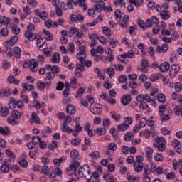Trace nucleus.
Instances as JSON below:
<instances>
[{
  "label": "nucleus",
  "mask_w": 182,
  "mask_h": 182,
  "mask_svg": "<svg viewBox=\"0 0 182 182\" xmlns=\"http://www.w3.org/2000/svg\"><path fill=\"white\" fill-rule=\"evenodd\" d=\"M166 139L162 136H158L154 139L153 146L159 151H164L166 150Z\"/></svg>",
  "instance_id": "1"
},
{
  "label": "nucleus",
  "mask_w": 182,
  "mask_h": 182,
  "mask_svg": "<svg viewBox=\"0 0 182 182\" xmlns=\"http://www.w3.org/2000/svg\"><path fill=\"white\" fill-rule=\"evenodd\" d=\"M136 100H138V102H141V103H143V102H151L152 103V106H154V107H156V106H157V103L156 102V99L154 97H150L149 95L145 94H141L139 95H138L136 97Z\"/></svg>",
  "instance_id": "2"
},
{
  "label": "nucleus",
  "mask_w": 182,
  "mask_h": 182,
  "mask_svg": "<svg viewBox=\"0 0 182 182\" xmlns=\"http://www.w3.org/2000/svg\"><path fill=\"white\" fill-rule=\"evenodd\" d=\"M80 166V163L75 161L70 165V166L67 168V174L68 176H77V168Z\"/></svg>",
  "instance_id": "3"
},
{
  "label": "nucleus",
  "mask_w": 182,
  "mask_h": 182,
  "mask_svg": "<svg viewBox=\"0 0 182 182\" xmlns=\"http://www.w3.org/2000/svg\"><path fill=\"white\" fill-rule=\"evenodd\" d=\"M80 177L86 178L87 176H90V167L87 165H84L79 168L78 173H77Z\"/></svg>",
  "instance_id": "4"
},
{
  "label": "nucleus",
  "mask_w": 182,
  "mask_h": 182,
  "mask_svg": "<svg viewBox=\"0 0 182 182\" xmlns=\"http://www.w3.org/2000/svg\"><path fill=\"white\" fill-rule=\"evenodd\" d=\"M19 40V37L18 36H14L11 38V40L5 41L4 46L5 48H11V46H14L16 45V42Z\"/></svg>",
  "instance_id": "5"
},
{
  "label": "nucleus",
  "mask_w": 182,
  "mask_h": 182,
  "mask_svg": "<svg viewBox=\"0 0 182 182\" xmlns=\"http://www.w3.org/2000/svg\"><path fill=\"white\" fill-rule=\"evenodd\" d=\"M75 5L79 6L80 8H82L83 11H86L87 9V4H86V0H70Z\"/></svg>",
  "instance_id": "6"
},
{
  "label": "nucleus",
  "mask_w": 182,
  "mask_h": 182,
  "mask_svg": "<svg viewBox=\"0 0 182 182\" xmlns=\"http://www.w3.org/2000/svg\"><path fill=\"white\" fill-rule=\"evenodd\" d=\"M70 19L72 22H75V23H77V22L82 23V22L85 21V16H82L81 14H78L77 16L71 14L70 15Z\"/></svg>",
  "instance_id": "7"
},
{
  "label": "nucleus",
  "mask_w": 182,
  "mask_h": 182,
  "mask_svg": "<svg viewBox=\"0 0 182 182\" xmlns=\"http://www.w3.org/2000/svg\"><path fill=\"white\" fill-rule=\"evenodd\" d=\"M85 70V63H80L75 67V76L80 77L82 72Z\"/></svg>",
  "instance_id": "8"
},
{
  "label": "nucleus",
  "mask_w": 182,
  "mask_h": 182,
  "mask_svg": "<svg viewBox=\"0 0 182 182\" xmlns=\"http://www.w3.org/2000/svg\"><path fill=\"white\" fill-rule=\"evenodd\" d=\"M33 12L36 16H39V18H41L43 21L48 19V15L46 11H41L39 9H35Z\"/></svg>",
  "instance_id": "9"
},
{
  "label": "nucleus",
  "mask_w": 182,
  "mask_h": 182,
  "mask_svg": "<svg viewBox=\"0 0 182 182\" xmlns=\"http://www.w3.org/2000/svg\"><path fill=\"white\" fill-rule=\"evenodd\" d=\"M37 47L39 50H45L48 48V45L43 38H38L37 40Z\"/></svg>",
  "instance_id": "10"
},
{
  "label": "nucleus",
  "mask_w": 182,
  "mask_h": 182,
  "mask_svg": "<svg viewBox=\"0 0 182 182\" xmlns=\"http://www.w3.org/2000/svg\"><path fill=\"white\" fill-rule=\"evenodd\" d=\"M90 112L93 114L99 115L102 113V107H99L97 105H91Z\"/></svg>",
  "instance_id": "11"
},
{
  "label": "nucleus",
  "mask_w": 182,
  "mask_h": 182,
  "mask_svg": "<svg viewBox=\"0 0 182 182\" xmlns=\"http://www.w3.org/2000/svg\"><path fill=\"white\" fill-rule=\"evenodd\" d=\"M78 45V52H86V43L83 40L75 41Z\"/></svg>",
  "instance_id": "12"
},
{
  "label": "nucleus",
  "mask_w": 182,
  "mask_h": 182,
  "mask_svg": "<svg viewBox=\"0 0 182 182\" xmlns=\"http://www.w3.org/2000/svg\"><path fill=\"white\" fill-rule=\"evenodd\" d=\"M109 133L112 134V137L114 138V140L117 141V143H120V138H119V134L117 132V129L116 128L113 127L109 129Z\"/></svg>",
  "instance_id": "13"
},
{
  "label": "nucleus",
  "mask_w": 182,
  "mask_h": 182,
  "mask_svg": "<svg viewBox=\"0 0 182 182\" xmlns=\"http://www.w3.org/2000/svg\"><path fill=\"white\" fill-rule=\"evenodd\" d=\"M153 149L150 148V147H147L145 150V154L146 156V160H148V161L151 162L153 161Z\"/></svg>",
  "instance_id": "14"
},
{
  "label": "nucleus",
  "mask_w": 182,
  "mask_h": 182,
  "mask_svg": "<svg viewBox=\"0 0 182 182\" xmlns=\"http://www.w3.org/2000/svg\"><path fill=\"white\" fill-rule=\"evenodd\" d=\"M86 58H87L86 51H79L77 54V59L80 60V63H84Z\"/></svg>",
  "instance_id": "15"
},
{
  "label": "nucleus",
  "mask_w": 182,
  "mask_h": 182,
  "mask_svg": "<svg viewBox=\"0 0 182 182\" xmlns=\"http://www.w3.org/2000/svg\"><path fill=\"white\" fill-rule=\"evenodd\" d=\"M180 70V65L177 64H173L171 65V70H170V76H176L178 71Z\"/></svg>",
  "instance_id": "16"
},
{
  "label": "nucleus",
  "mask_w": 182,
  "mask_h": 182,
  "mask_svg": "<svg viewBox=\"0 0 182 182\" xmlns=\"http://www.w3.org/2000/svg\"><path fill=\"white\" fill-rule=\"evenodd\" d=\"M30 123H36V124H41V119L38 116L36 112L31 113V119H30Z\"/></svg>",
  "instance_id": "17"
},
{
  "label": "nucleus",
  "mask_w": 182,
  "mask_h": 182,
  "mask_svg": "<svg viewBox=\"0 0 182 182\" xmlns=\"http://www.w3.org/2000/svg\"><path fill=\"white\" fill-rule=\"evenodd\" d=\"M122 104L124 105V106H127L130 102H132V96L129 94L124 95L122 100H121Z\"/></svg>",
  "instance_id": "18"
},
{
  "label": "nucleus",
  "mask_w": 182,
  "mask_h": 182,
  "mask_svg": "<svg viewBox=\"0 0 182 182\" xmlns=\"http://www.w3.org/2000/svg\"><path fill=\"white\" fill-rule=\"evenodd\" d=\"M144 165L143 164V162H134V168L136 173H140L143 171V167Z\"/></svg>",
  "instance_id": "19"
},
{
  "label": "nucleus",
  "mask_w": 182,
  "mask_h": 182,
  "mask_svg": "<svg viewBox=\"0 0 182 182\" xmlns=\"http://www.w3.org/2000/svg\"><path fill=\"white\" fill-rule=\"evenodd\" d=\"M159 15L162 21H168V19H170V13H168L167 10H162L160 11Z\"/></svg>",
  "instance_id": "20"
},
{
  "label": "nucleus",
  "mask_w": 182,
  "mask_h": 182,
  "mask_svg": "<svg viewBox=\"0 0 182 182\" xmlns=\"http://www.w3.org/2000/svg\"><path fill=\"white\" fill-rule=\"evenodd\" d=\"M60 130L63 133H68V134L72 133V127H68V124L63 123L60 126Z\"/></svg>",
  "instance_id": "21"
},
{
  "label": "nucleus",
  "mask_w": 182,
  "mask_h": 182,
  "mask_svg": "<svg viewBox=\"0 0 182 182\" xmlns=\"http://www.w3.org/2000/svg\"><path fill=\"white\" fill-rule=\"evenodd\" d=\"M168 50V45L163 44L162 46L156 47V52L158 53H166Z\"/></svg>",
  "instance_id": "22"
},
{
  "label": "nucleus",
  "mask_w": 182,
  "mask_h": 182,
  "mask_svg": "<svg viewBox=\"0 0 182 182\" xmlns=\"http://www.w3.org/2000/svg\"><path fill=\"white\" fill-rule=\"evenodd\" d=\"M29 69L31 70V72H36V70H38V63L35 59L30 60Z\"/></svg>",
  "instance_id": "23"
},
{
  "label": "nucleus",
  "mask_w": 182,
  "mask_h": 182,
  "mask_svg": "<svg viewBox=\"0 0 182 182\" xmlns=\"http://www.w3.org/2000/svg\"><path fill=\"white\" fill-rule=\"evenodd\" d=\"M25 36L26 39L30 41H35V39H36V34L32 33V31H26Z\"/></svg>",
  "instance_id": "24"
},
{
  "label": "nucleus",
  "mask_w": 182,
  "mask_h": 182,
  "mask_svg": "<svg viewBox=\"0 0 182 182\" xmlns=\"http://www.w3.org/2000/svg\"><path fill=\"white\" fill-rule=\"evenodd\" d=\"M0 134L2 136H9L11 134V129L8 127H0Z\"/></svg>",
  "instance_id": "25"
},
{
  "label": "nucleus",
  "mask_w": 182,
  "mask_h": 182,
  "mask_svg": "<svg viewBox=\"0 0 182 182\" xmlns=\"http://www.w3.org/2000/svg\"><path fill=\"white\" fill-rule=\"evenodd\" d=\"M70 156L73 160H79V159H80V157L79 156V151H77V149L71 150Z\"/></svg>",
  "instance_id": "26"
},
{
  "label": "nucleus",
  "mask_w": 182,
  "mask_h": 182,
  "mask_svg": "<svg viewBox=\"0 0 182 182\" xmlns=\"http://www.w3.org/2000/svg\"><path fill=\"white\" fill-rule=\"evenodd\" d=\"M52 63H59L60 62V54L59 53H55L50 59Z\"/></svg>",
  "instance_id": "27"
},
{
  "label": "nucleus",
  "mask_w": 182,
  "mask_h": 182,
  "mask_svg": "<svg viewBox=\"0 0 182 182\" xmlns=\"http://www.w3.org/2000/svg\"><path fill=\"white\" fill-rule=\"evenodd\" d=\"M168 69H170V63L168 62H164L159 66V70H161V72H167Z\"/></svg>",
  "instance_id": "28"
},
{
  "label": "nucleus",
  "mask_w": 182,
  "mask_h": 182,
  "mask_svg": "<svg viewBox=\"0 0 182 182\" xmlns=\"http://www.w3.org/2000/svg\"><path fill=\"white\" fill-rule=\"evenodd\" d=\"M11 23V18L5 16L0 17V28L2 25H9Z\"/></svg>",
  "instance_id": "29"
},
{
  "label": "nucleus",
  "mask_w": 182,
  "mask_h": 182,
  "mask_svg": "<svg viewBox=\"0 0 182 182\" xmlns=\"http://www.w3.org/2000/svg\"><path fill=\"white\" fill-rule=\"evenodd\" d=\"M86 90V88H84L83 87H80L77 92L75 94V99H78L79 97H82L83 95H85V92Z\"/></svg>",
  "instance_id": "30"
},
{
  "label": "nucleus",
  "mask_w": 182,
  "mask_h": 182,
  "mask_svg": "<svg viewBox=\"0 0 182 182\" xmlns=\"http://www.w3.org/2000/svg\"><path fill=\"white\" fill-rule=\"evenodd\" d=\"M66 112L68 114H75L76 113V108L73 105H68L66 107Z\"/></svg>",
  "instance_id": "31"
},
{
  "label": "nucleus",
  "mask_w": 182,
  "mask_h": 182,
  "mask_svg": "<svg viewBox=\"0 0 182 182\" xmlns=\"http://www.w3.org/2000/svg\"><path fill=\"white\" fill-rule=\"evenodd\" d=\"M105 2L102 1H99L98 3H97V4H95V11L97 12H102V9H103V8H105Z\"/></svg>",
  "instance_id": "32"
},
{
  "label": "nucleus",
  "mask_w": 182,
  "mask_h": 182,
  "mask_svg": "<svg viewBox=\"0 0 182 182\" xmlns=\"http://www.w3.org/2000/svg\"><path fill=\"white\" fill-rule=\"evenodd\" d=\"M173 112L176 116H181L182 117V107L180 105H176L173 108Z\"/></svg>",
  "instance_id": "33"
},
{
  "label": "nucleus",
  "mask_w": 182,
  "mask_h": 182,
  "mask_svg": "<svg viewBox=\"0 0 182 182\" xmlns=\"http://www.w3.org/2000/svg\"><path fill=\"white\" fill-rule=\"evenodd\" d=\"M11 117H14L16 120H19V119H21V117H22V114L18 110H14L11 113Z\"/></svg>",
  "instance_id": "34"
},
{
  "label": "nucleus",
  "mask_w": 182,
  "mask_h": 182,
  "mask_svg": "<svg viewBox=\"0 0 182 182\" xmlns=\"http://www.w3.org/2000/svg\"><path fill=\"white\" fill-rule=\"evenodd\" d=\"M9 109L6 107H2L0 109V116L1 117H6V115L9 114Z\"/></svg>",
  "instance_id": "35"
},
{
  "label": "nucleus",
  "mask_w": 182,
  "mask_h": 182,
  "mask_svg": "<svg viewBox=\"0 0 182 182\" xmlns=\"http://www.w3.org/2000/svg\"><path fill=\"white\" fill-rule=\"evenodd\" d=\"M59 147V144H58V141H52L48 145V149L49 150H55V149H58Z\"/></svg>",
  "instance_id": "36"
},
{
  "label": "nucleus",
  "mask_w": 182,
  "mask_h": 182,
  "mask_svg": "<svg viewBox=\"0 0 182 182\" xmlns=\"http://www.w3.org/2000/svg\"><path fill=\"white\" fill-rule=\"evenodd\" d=\"M7 82L11 84L14 83V85H19V83H21V81H19V80H16L13 75L8 77Z\"/></svg>",
  "instance_id": "37"
},
{
  "label": "nucleus",
  "mask_w": 182,
  "mask_h": 182,
  "mask_svg": "<svg viewBox=\"0 0 182 182\" xmlns=\"http://www.w3.org/2000/svg\"><path fill=\"white\" fill-rule=\"evenodd\" d=\"M118 60H119V62L122 63H127V55H126V52L118 56Z\"/></svg>",
  "instance_id": "38"
},
{
  "label": "nucleus",
  "mask_w": 182,
  "mask_h": 182,
  "mask_svg": "<svg viewBox=\"0 0 182 182\" xmlns=\"http://www.w3.org/2000/svg\"><path fill=\"white\" fill-rule=\"evenodd\" d=\"M43 33H44L46 41H52V39H53V36H52V33H50L48 30L44 29L43 31Z\"/></svg>",
  "instance_id": "39"
},
{
  "label": "nucleus",
  "mask_w": 182,
  "mask_h": 182,
  "mask_svg": "<svg viewBox=\"0 0 182 182\" xmlns=\"http://www.w3.org/2000/svg\"><path fill=\"white\" fill-rule=\"evenodd\" d=\"M127 178L129 182H135V181H139L140 180V178L132 176L129 173H127Z\"/></svg>",
  "instance_id": "40"
},
{
  "label": "nucleus",
  "mask_w": 182,
  "mask_h": 182,
  "mask_svg": "<svg viewBox=\"0 0 182 182\" xmlns=\"http://www.w3.org/2000/svg\"><path fill=\"white\" fill-rule=\"evenodd\" d=\"M0 170H1V173L6 174V173H8V171H9V166L8 165V164H6V162H4V164L1 166Z\"/></svg>",
  "instance_id": "41"
},
{
  "label": "nucleus",
  "mask_w": 182,
  "mask_h": 182,
  "mask_svg": "<svg viewBox=\"0 0 182 182\" xmlns=\"http://www.w3.org/2000/svg\"><path fill=\"white\" fill-rule=\"evenodd\" d=\"M114 2L116 6H121V8L126 7V1L124 0H114Z\"/></svg>",
  "instance_id": "42"
},
{
  "label": "nucleus",
  "mask_w": 182,
  "mask_h": 182,
  "mask_svg": "<svg viewBox=\"0 0 182 182\" xmlns=\"http://www.w3.org/2000/svg\"><path fill=\"white\" fill-rule=\"evenodd\" d=\"M139 136H141V137H145V139H149V137H150V131L144 129L139 132Z\"/></svg>",
  "instance_id": "43"
},
{
  "label": "nucleus",
  "mask_w": 182,
  "mask_h": 182,
  "mask_svg": "<svg viewBox=\"0 0 182 182\" xmlns=\"http://www.w3.org/2000/svg\"><path fill=\"white\" fill-rule=\"evenodd\" d=\"M70 85L72 89H76L77 87L76 85H77V79L75 77H72L70 78Z\"/></svg>",
  "instance_id": "44"
},
{
  "label": "nucleus",
  "mask_w": 182,
  "mask_h": 182,
  "mask_svg": "<svg viewBox=\"0 0 182 182\" xmlns=\"http://www.w3.org/2000/svg\"><path fill=\"white\" fill-rule=\"evenodd\" d=\"M129 2L132 4V5H134L136 8H139V6H141L143 5V0H130Z\"/></svg>",
  "instance_id": "45"
},
{
  "label": "nucleus",
  "mask_w": 182,
  "mask_h": 182,
  "mask_svg": "<svg viewBox=\"0 0 182 182\" xmlns=\"http://www.w3.org/2000/svg\"><path fill=\"white\" fill-rule=\"evenodd\" d=\"M14 53L15 58H16L17 59L21 58V48L18 46L14 47Z\"/></svg>",
  "instance_id": "46"
},
{
  "label": "nucleus",
  "mask_w": 182,
  "mask_h": 182,
  "mask_svg": "<svg viewBox=\"0 0 182 182\" xmlns=\"http://www.w3.org/2000/svg\"><path fill=\"white\" fill-rule=\"evenodd\" d=\"M158 101H159L160 103H166V95L163 93H159L157 95Z\"/></svg>",
  "instance_id": "47"
},
{
  "label": "nucleus",
  "mask_w": 182,
  "mask_h": 182,
  "mask_svg": "<svg viewBox=\"0 0 182 182\" xmlns=\"http://www.w3.org/2000/svg\"><path fill=\"white\" fill-rule=\"evenodd\" d=\"M111 117L113 119V120H115V122H120L122 119V116L120 114H117L116 112L111 114Z\"/></svg>",
  "instance_id": "48"
},
{
  "label": "nucleus",
  "mask_w": 182,
  "mask_h": 182,
  "mask_svg": "<svg viewBox=\"0 0 182 182\" xmlns=\"http://www.w3.org/2000/svg\"><path fill=\"white\" fill-rule=\"evenodd\" d=\"M96 133L97 136H103L106 134V128L99 127L96 129Z\"/></svg>",
  "instance_id": "49"
},
{
  "label": "nucleus",
  "mask_w": 182,
  "mask_h": 182,
  "mask_svg": "<svg viewBox=\"0 0 182 182\" xmlns=\"http://www.w3.org/2000/svg\"><path fill=\"white\" fill-rule=\"evenodd\" d=\"M127 129H129L128 125H127L124 122L117 126V129L119 130V132H124L127 130Z\"/></svg>",
  "instance_id": "50"
},
{
  "label": "nucleus",
  "mask_w": 182,
  "mask_h": 182,
  "mask_svg": "<svg viewBox=\"0 0 182 182\" xmlns=\"http://www.w3.org/2000/svg\"><path fill=\"white\" fill-rule=\"evenodd\" d=\"M5 153L11 161L15 159V154H14L11 149H6Z\"/></svg>",
  "instance_id": "51"
},
{
  "label": "nucleus",
  "mask_w": 182,
  "mask_h": 182,
  "mask_svg": "<svg viewBox=\"0 0 182 182\" xmlns=\"http://www.w3.org/2000/svg\"><path fill=\"white\" fill-rule=\"evenodd\" d=\"M9 109H15V107H16V100H14V98H10L9 101Z\"/></svg>",
  "instance_id": "52"
},
{
  "label": "nucleus",
  "mask_w": 182,
  "mask_h": 182,
  "mask_svg": "<svg viewBox=\"0 0 182 182\" xmlns=\"http://www.w3.org/2000/svg\"><path fill=\"white\" fill-rule=\"evenodd\" d=\"M78 30L79 29H77V28H76V27H70L69 28V32H68L69 37L72 38V36H73V35H75V33H77Z\"/></svg>",
  "instance_id": "53"
},
{
  "label": "nucleus",
  "mask_w": 182,
  "mask_h": 182,
  "mask_svg": "<svg viewBox=\"0 0 182 182\" xmlns=\"http://www.w3.org/2000/svg\"><path fill=\"white\" fill-rule=\"evenodd\" d=\"M11 31L14 35H19L21 33V28L16 25L12 26Z\"/></svg>",
  "instance_id": "54"
},
{
  "label": "nucleus",
  "mask_w": 182,
  "mask_h": 182,
  "mask_svg": "<svg viewBox=\"0 0 182 182\" xmlns=\"http://www.w3.org/2000/svg\"><path fill=\"white\" fill-rule=\"evenodd\" d=\"M90 157H91V159H93L94 160H96L99 159V157H100V153H99V151H93L90 154Z\"/></svg>",
  "instance_id": "55"
},
{
  "label": "nucleus",
  "mask_w": 182,
  "mask_h": 182,
  "mask_svg": "<svg viewBox=\"0 0 182 182\" xmlns=\"http://www.w3.org/2000/svg\"><path fill=\"white\" fill-rule=\"evenodd\" d=\"M108 149L111 151H116L117 150V144L113 142L109 143L108 144Z\"/></svg>",
  "instance_id": "56"
},
{
  "label": "nucleus",
  "mask_w": 182,
  "mask_h": 182,
  "mask_svg": "<svg viewBox=\"0 0 182 182\" xmlns=\"http://www.w3.org/2000/svg\"><path fill=\"white\" fill-rule=\"evenodd\" d=\"M7 123L9 124H11V126H15L17 122L16 119L12 117V116L7 118Z\"/></svg>",
  "instance_id": "57"
},
{
  "label": "nucleus",
  "mask_w": 182,
  "mask_h": 182,
  "mask_svg": "<svg viewBox=\"0 0 182 182\" xmlns=\"http://www.w3.org/2000/svg\"><path fill=\"white\" fill-rule=\"evenodd\" d=\"M22 87L26 90H33V89H35V87L33 85H28L27 83H23Z\"/></svg>",
  "instance_id": "58"
},
{
  "label": "nucleus",
  "mask_w": 182,
  "mask_h": 182,
  "mask_svg": "<svg viewBox=\"0 0 182 182\" xmlns=\"http://www.w3.org/2000/svg\"><path fill=\"white\" fill-rule=\"evenodd\" d=\"M114 16L116 21H119L122 20V12L120 11V10H116L114 11Z\"/></svg>",
  "instance_id": "59"
},
{
  "label": "nucleus",
  "mask_w": 182,
  "mask_h": 182,
  "mask_svg": "<svg viewBox=\"0 0 182 182\" xmlns=\"http://www.w3.org/2000/svg\"><path fill=\"white\" fill-rule=\"evenodd\" d=\"M11 68V63L8 62L7 60H3V69L8 70Z\"/></svg>",
  "instance_id": "60"
},
{
  "label": "nucleus",
  "mask_w": 182,
  "mask_h": 182,
  "mask_svg": "<svg viewBox=\"0 0 182 182\" xmlns=\"http://www.w3.org/2000/svg\"><path fill=\"white\" fill-rule=\"evenodd\" d=\"M81 141H82V139L80 138H75L71 141V144L73 146H79V144H80Z\"/></svg>",
  "instance_id": "61"
},
{
  "label": "nucleus",
  "mask_w": 182,
  "mask_h": 182,
  "mask_svg": "<svg viewBox=\"0 0 182 182\" xmlns=\"http://www.w3.org/2000/svg\"><path fill=\"white\" fill-rule=\"evenodd\" d=\"M46 26H47V28H55L56 26L55 25V22H53L52 20H47L46 21Z\"/></svg>",
  "instance_id": "62"
},
{
  "label": "nucleus",
  "mask_w": 182,
  "mask_h": 182,
  "mask_svg": "<svg viewBox=\"0 0 182 182\" xmlns=\"http://www.w3.org/2000/svg\"><path fill=\"white\" fill-rule=\"evenodd\" d=\"M146 124H147V119L146 117L141 118L139 122V127H146Z\"/></svg>",
  "instance_id": "63"
},
{
  "label": "nucleus",
  "mask_w": 182,
  "mask_h": 182,
  "mask_svg": "<svg viewBox=\"0 0 182 182\" xmlns=\"http://www.w3.org/2000/svg\"><path fill=\"white\" fill-rule=\"evenodd\" d=\"M176 92H181L182 90V84L181 82H176L174 85Z\"/></svg>",
  "instance_id": "64"
}]
</instances>
